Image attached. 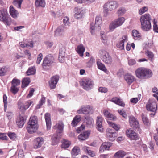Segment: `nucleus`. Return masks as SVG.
<instances>
[{
	"mask_svg": "<svg viewBox=\"0 0 158 158\" xmlns=\"http://www.w3.org/2000/svg\"><path fill=\"white\" fill-rule=\"evenodd\" d=\"M103 118L102 116H98L96 118V129L99 131L102 132L104 130L103 127L102 125Z\"/></svg>",
	"mask_w": 158,
	"mask_h": 158,
	"instance_id": "14",
	"label": "nucleus"
},
{
	"mask_svg": "<svg viewBox=\"0 0 158 158\" xmlns=\"http://www.w3.org/2000/svg\"><path fill=\"white\" fill-rule=\"evenodd\" d=\"M107 139L111 141H113L116 139L117 135L114 130L110 128H108L106 131Z\"/></svg>",
	"mask_w": 158,
	"mask_h": 158,
	"instance_id": "11",
	"label": "nucleus"
},
{
	"mask_svg": "<svg viewBox=\"0 0 158 158\" xmlns=\"http://www.w3.org/2000/svg\"><path fill=\"white\" fill-rule=\"evenodd\" d=\"M45 119L46 121L47 128L48 130H49L51 126V122L50 118V115L48 113L45 114Z\"/></svg>",
	"mask_w": 158,
	"mask_h": 158,
	"instance_id": "26",
	"label": "nucleus"
},
{
	"mask_svg": "<svg viewBox=\"0 0 158 158\" xmlns=\"http://www.w3.org/2000/svg\"><path fill=\"white\" fill-rule=\"evenodd\" d=\"M85 10L82 8H77L75 9L74 17L77 19H80L82 18L85 13Z\"/></svg>",
	"mask_w": 158,
	"mask_h": 158,
	"instance_id": "18",
	"label": "nucleus"
},
{
	"mask_svg": "<svg viewBox=\"0 0 158 158\" xmlns=\"http://www.w3.org/2000/svg\"><path fill=\"white\" fill-rule=\"evenodd\" d=\"M7 71L6 67H2L0 69V76H4Z\"/></svg>",
	"mask_w": 158,
	"mask_h": 158,
	"instance_id": "58",
	"label": "nucleus"
},
{
	"mask_svg": "<svg viewBox=\"0 0 158 158\" xmlns=\"http://www.w3.org/2000/svg\"><path fill=\"white\" fill-rule=\"evenodd\" d=\"M76 51L80 56L83 57L85 50L84 47L82 45H78L76 49Z\"/></svg>",
	"mask_w": 158,
	"mask_h": 158,
	"instance_id": "31",
	"label": "nucleus"
},
{
	"mask_svg": "<svg viewBox=\"0 0 158 158\" xmlns=\"http://www.w3.org/2000/svg\"><path fill=\"white\" fill-rule=\"evenodd\" d=\"M6 115L8 119H10L12 118L13 114L11 112H8L6 113Z\"/></svg>",
	"mask_w": 158,
	"mask_h": 158,
	"instance_id": "63",
	"label": "nucleus"
},
{
	"mask_svg": "<svg viewBox=\"0 0 158 158\" xmlns=\"http://www.w3.org/2000/svg\"><path fill=\"white\" fill-rule=\"evenodd\" d=\"M125 19L123 17H119L112 21L109 26V30L112 31L117 27L121 26L124 22Z\"/></svg>",
	"mask_w": 158,
	"mask_h": 158,
	"instance_id": "5",
	"label": "nucleus"
},
{
	"mask_svg": "<svg viewBox=\"0 0 158 158\" xmlns=\"http://www.w3.org/2000/svg\"><path fill=\"white\" fill-rule=\"evenodd\" d=\"M9 13L11 16L14 19H17L19 15L18 11L12 6H10L9 7Z\"/></svg>",
	"mask_w": 158,
	"mask_h": 158,
	"instance_id": "22",
	"label": "nucleus"
},
{
	"mask_svg": "<svg viewBox=\"0 0 158 158\" xmlns=\"http://www.w3.org/2000/svg\"><path fill=\"white\" fill-rule=\"evenodd\" d=\"M43 59V55L41 53H40L38 56L36 60V63L39 64Z\"/></svg>",
	"mask_w": 158,
	"mask_h": 158,
	"instance_id": "59",
	"label": "nucleus"
},
{
	"mask_svg": "<svg viewBox=\"0 0 158 158\" xmlns=\"http://www.w3.org/2000/svg\"><path fill=\"white\" fill-rule=\"evenodd\" d=\"M136 77L139 79H145L151 77L153 74L152 71L148 69L140 67L135 71Z\"/></svg>",
	"mask_w": 158,
	"mask_h": 158,
	"instance_id": "1",
	"label": "nucleus"
},
{
	"mask_svg": "<svg viewBox=\"0 0 158 158\" xmlns=\"http://www.w3.org/2000/svg\"><path fill=\"white\" fill-rule=\"evenodd\" d=\"M20 81L17 79L14 78L11 82V85L18 87V86L20 84Z\"/></svg>",
	"mask_w": 158,
	"mask_h": 158,
	"instance_id": "46",
	"label": "nucleus"
},
{
	"mask_svg": "<svg viewBox=\"0 0 158 158\" xmlns=\"http://www.w3.org/2000/svg\"><path fill=\"white\" fill-rule=\"evenodd\" d=\"M129 123L131 127L138 129V130H139V124L135 117L133 116L129 117Z\"/></svg>",
	"mask_w": 158,
	"mask_h": 158,
	"instance_id": "15",
	"label": "nucleus"
},
{
	"mask_svg": "<svg viewBox=\"0 0 158 158\" xmlns=\"http://www.w3.org/2000/svg\"><path fill=\"white\" fill-rule=\"evenodd\" d=\"M82 149L83 151H84L86 153H87L90 150L89 149V147H87V146H83L82 148Z\"/></svg>",
	"mask_w": 158,
	"mask_h": 158,
	"instance_id": "64",
	"label": "nucleus"
},
{
	"mask_svg": "<svg viewBox=\"0 0 158 158\" xmlns=\"http://www.w3.org/2000/svg\"><path fill=\"white\" fill-rule=\"evenodd\" d=\"M118 6L117 1L114 0L108 1L103 6L104 15L106 17L108 15L109 11H112L116 9Z\"/></svg>",
	"mask_w": 158,
	"mask_h": 158,
	"instance_id": "4",
	"label": "nucleus"
},
{
	"mask_svg": "<svg viewBox=\"0 0 158 158\" xmlns=\"http://www.w3.org/2000/svg\"><path fill=\"white\" fill-rule=\"evenodd\" d=\"M126 10L123 7H121L119 8L117 12V14L118 16H122L126 12Z\"/></svg>",
	"mask_w": 158,
	"mask_h": 158,
	"instance_id": "45",
	"label": "nucleus"
},
{
	"mask_svg": "<svg viewBox=\"0 0 158 158\" xmlns=\"http://www.w3.org/2000/svg\"><path fill=\"white\" fill-rule=\"evenodd\" d=\"M64 126L63 123L61 122H60L53 127V128L55 129H57L59 133V134L61 135V133L63 131Z\"/></svg>",
	"mask_w": 158,
	"mask_h": 158,
	"instance_id": "28",
	"label": "nucleus"
},
{
	"mask_svg": "<svg viewBox=\"0 0 158 158\" xmlns=\"http://www.w3.org/2000/svg\"><path fill=\"white\" fill-rule=\"evenodd\" d=\"M107 122L109 126L112 127L116 131H118L120 127L118 125L109 121H107Z\"/></svg>",
	"mask_w": 158,
	"mask_h": 158,
	"instance_id": "44",
	"label": "nucleus"
},
{
	"mask_svg": "<svg viewBox=\"0 0 158 158\" xmlns=\"http://www.w3.org/2000/svg\"><path fill=\"white\" fill-rule=\"evenodd\" d=\"M45 97H42L39 103L36 106V108L38 109L40 108V107L45 102Z\"/></svg>",
	"mask_w": 158,
	"mask_h": 158,
	"instance_id": "53",
	"label": "nucleus"
},
{
	"mask_svg": "<svg viewBox=\"0 0 158 158\" xmlns=\"http://www.w3.org/2000/svg\"><path fill=\"white\" fill-rule=\"evenodd\" d=\"M71 143L70 141L64 140L63 142L61 147L62 148H66L69 147Z\"/></svg>",
	"mask_w": 158,
	"mask_h": 158,
	"instance_id": "48",
	"label": "nucleus"
},
{
	"mask_svg": "<svg viewBox=\"0 0 158 158\" xmlns=\"http://www.w3.org/2000/svg\"><path fill=\"white\" fill-rule=\"evenodd\" d=\"M19 44L20 46L23 48L26 47H30L31 48H32L33 47L32 41H30V43L29 44H25L23 42H19Z\"/></svg>",
	"mask_w": 158,
	"mask_h": 158,
	"instance_id": "47",
	"label": "nucleus"
},
{
	"mask_svg": "<svg viewBox=\"0 0 158 158\" xmlns=\"http://www.w3.org/2000/svg\"><path fill=\"white\" fill-rule=\"evenodd\" d=\"M126 155V153L122 150L117 152L114 155L113 157L116 158H123Z\"/></svg>",
	"mask_w": 158,
	"mask_h": 158,
	"instance_id": "35",
	"label": "nucleus"
},
{
	"mask_svg": "<svg viewBox=\"0 0 158 158\" xmlns=\"http://www.w3.org/2000/svg\"><path fill=\"white\" fill-rule=\"evenodd\" d=\"M142 121L144 124L147 126L149 125L150 123L147 118V115L145 114H142Z\"/></svg>",
	"mask_w": 158,
	"mask_h": 158,
	"instance_id": "41",
	"label": "nucleus"
},
{
	"mask_svg": "<svg viewBox=\"0 0 158 158\" xmlns=\"http://www.w3.org/2000/svg\"><path fill=\"white\" fill-rule=\"evenodd\" d=\"M93 112V108L90 105H83L77 110L78 114H88Z\"/></svg>",
	"mask_w": 158,
	"mask_h": 158,
	"instance_id": "10",
	"label": "nucleus"
},
{
	"mask_svg": "<svg viewBox=\"0 0 158 158\" xmlns=\"http://www.w3.org/2000/svg\"><path fill=\"white\" fill-rule=\"evenodd\" d=\"M61 135L57 134L53 135L52 138V144L55 145L57 144L58 142L59 139L61 136Z\"/></svg>",
	"mask_w": 158,
	"mask_h": 158,
	"instance_id": "34",
	"label": "nucleus"
},
{
	"mask_svg": "<svg viewBox=\"0 0 158 158\" xmlns=\"http://www.w3.org/2000/svg\"><path fill=\"white\" fill-rule=\"evenodd\" d=\"M99 92L102 93H106L107 91V89L105 87H100L98 89Z\"/></svg>",
	"mask_w": 158,
	"mask_h": 158,
	"instance_id": "62",
	"label": "nucleus"
},
{
	"mask_svg": "<svg viewBox=\"0 0 158 158\" xmlns=\"http://www.w3.org/2000/svg\"><path fill=\"white\" fill-rule=\"evenodd\" d=\"M135 60L133 59H128V64L130 66H132L136 64Z\"/></svg>",
	"mask_w": 158,
	"mask_h": 158,
	"instance_id": "60",
	"label": "nucleus"
},
{
	"mask_svg": "<svg viewBox=\"0 0 158 158\" xmlns=\"http://www.w3.org/2000/svg\"><path fill=\"white\" fill-rule=\"evenodd\" d=\"M145 54L149 59H151V60L152 61L154 56L153 53L149 50H147L145 51Z\"/></svg>",
	"mask_w": 158,
	"mask_h": 158,
	"instance_id": "51",
	"label": "nucleus"
},
{
	"mask_svg": "<svg viewBox=\"0 0 158 158\" xmlns=\"http://www.w3.org/2000/svg\"><path fill=\"white\" fill-rule=\"evenodd\" d=\"M127 36L124 35L119 40L120 42L117 45L118 48H119L120 49H124V43L127 42Z\"/></svg>",
	"mask_w": 158,
	"mask_h": 158,
	"instance_id": "19",
	"label": "nucleus"
},
{
	"mask_svg": "<svg viewBox=\"0 0 158 158\" xmlns=\"http://www.w3.org/2000/svg\"><path fill=\"white\" fill-rule=\"evenodd\" d=\"M64 27H60L58 28L55 31V34L56 36H61L63 35Z\"/></svg>",
	"mask_w": 158,
	"mask_h": 158,
	"instance_id": "40",
	"label": "nucleus"
},
{
	"mask_svg": "<svg viewBox=\"0 0 158 158\" xmlns=\"http://www.w3.org/2000/svg\"><path fill=\"white\" fill-rule=\"evenodd\" d=\"M30 79L29 78H25L22 81V88H23L28 85L30 83Z\"/></svg>",
	"mask_w": 158,
	"mask_h": 158,
	"instance_id": "39",
	"label": "nucleus"
},
{
	"mask_svg": "<svg viewBox=\"0 0 158 158\" xmlns=\"http://www.w3.org/2000/svg\"><path fill=\"white\" fill-rule=\"evenodd\" d=\"M23 1V0H13V4L18 8H20Z\"/></svg>",
	"mask_w": 158,
	"mask_h": 158,
	"instance_id": "43",
	"label": "nucleus"
},
{
	"mask_svg": "<svg viewBox=\"0 0 158 158\" xmlns=\"http://www.w3.org/2000/svg\"><path fill=\"white\" fill-rule=\"evenodd\" d=\"M151 17L148 14H145L141 16L140 20L142 28L143 31H148L151 28Z\"/></svg>",
	"mask_w": 158,
	"mask_h": 158,
	"instance_id": "3",
	"label": "nucleus"
},
{
	"mask_svg": "<svg viewBox=\"0 0 158 158\" xmlns=\"http://www.w3.org/2000/svg\"><path fill=\"white\" fill-rule=\"evenodd\" d=\"M26 120V119L24 117L20 115L16 121V123L18 126L20 128L22 127L24 125Z\"/></svg>",
	"mask_w": 158,
	"mask_h": 158,
	"instance_id": "27",
	"label": "nucleus"
},
{
	"mask_svg": "<svg viewBox=\"0 0 158 158\" xmlns=\"http://www.w3.org/2000/svg\"><path fill=\"white\" fill-rule=\"evenodd\" d=\"M36 69L35 66H33L29 68L27 72V74L28 75H30L35 74Z\"/></svg>",
	"mask_w": 158,
	"mask_h": 158,
	"instance_id": "42",
	"label": "nucleus"
},
{
	"mask_svg": "<svg viewBox=\"0 0 158 158\" xmlns=\"http://www.w3.org/2000/svg\"><path fill=\"white\" fill-rule=\"evenodd\" d=\"M69 18L67 17H64L63 20V22L65 26H69L70 25V23L69 21Z\"/></svg>",
	"mask_w": 158,
	"mask_h": 158,
	"instance_id": "56",
	"label": "nucleus"
},
{
	"mask_svg": "<svg viewBox=\"0 0 158 158\" xmlns=\"http://www.w3.org/2000/svg\"><path fill=\"white\" fill-rule=\"evenodd\" d=\"M112 145V143L109 142H105L103 143L100 148V152H102L105 150H109Z\"/></svg>",
	"mask_w": 158,
	"mask_h": 158,
	"instance_id": "21",
	"label": "nucleus"
},
{
	"mask_svg": "<svg viewBox=\"0 0 158 158\" xmlns=\"http://www.w3.org/2000/svg\"><path fill=\"white\" fill-rule=\"evenodd\" d=\"M90 134V131H87L83 133L80 134L78 136V139L81 141H84L89 137Z\"/></svg>",
	"mask_w": 158,
	"mask_h": 158,
	"instance_id": "29",
	"label": "nucleus"
},
{
	"mask_svg": "<svg viewBox=\"0 0 158 158\" xmlns=\"http://www.w3.org/2000/svg\"><path fill=\"white\" fill-rule=\"evenodd\" d=\"M81 120V118L80 115H76L72 121L71 123L72 126L73 127L75 126Z\"/></svg>",
	"mask_w": 158,
	"mask_h": 158,
	"instance_id": "32",
	"label": "nucleus"
},
{
	"mask_svg": "<svg viewBox=\"0 0 158 158\" xmlns=\"http://www.w3.org/2000/svg\"><path fill=\"white\" fill-rule=\"evenodd\" d=\"M7 134L10 139L12 140H15L17 138V136L15 133L12 132H8Z\"/></svg>",
	"mask_w": 158,
	"mask_h": 158,
	"instance_id": "49",
	"label": "nucleus"
},
{
	"mask_svg": "<svg viewBox=\"0 0 158 158\" xmlns=\"http://www.w3.org/2000/svg\"><path fill=\"white\" fill-rule=\"evenodd\" d=\"M81 85L85 90H88L92 89L93 87L94 83L93 81L89 78L84 79L80 82Z\"/></svg>",
	"mask_w": 158,
	"mask_h": 158,
	"instance_id": "9",
	"label": "nucleus"
},
{
	"mask_svg": "<svg viewBox=\"0 0 158 158\" xmlns=\"http://www.w3.org/2000/svg\"><path fill=\"white\" fill-rule=\"evenodd\" d=\"M3 102L4 103V110L6 111L7 107V97L6 95L4 94L3 96Z\"/></svg>",
	"mask_w": 158,
	"mask_h": 158,
	"instance_id": "54",
	"label": "nucleus"
},
{
	"mask_svg": "<svg viewBox=\"0 0 158 158\" xmlns=\"http://www.w3.org/2000/svg\"><path fill=\"white\" fill-rule=\"evenodd\" d=\"M147 7L144 6L140 8L139 11V13L140 15H142L148 10Z\"/></svg>",
	"mask_w": 158,
	"mask_h": 158,
	"instance_id": "57",
	"label": "nucleus"
},
{
	"mask_svg": "<svg viewBox=\"0 0 158 158\" xmlns=\"http://www.w3.org/2000/svg\"><path fill=\"white\" fill-rule=\"evenodd\" d=\"M35 5L37 7H45L46 3L45 0H35Z\"/></svg>",
	"mask_w": 158,
	"mask_h": 158,
	"instance_id": "36",
	"label": "nucleus"
},
{
	"mask_svg": "<svg viewBox=\"0 0 158 158\" xmlns=\"http://www.w3.org/2000/svg\"><path fill=\"white\" fill-rule=\"evenodd\" d=\"M126 134L127 136L131 140H136L138 139V136L137 134L131 129L127 131Z\"/></svg>",
	"mask_w": 158,
	"mask_h": 158,
	"instance_id": "16",
	"label": "nucleus"
},
{
	"mask_svg": "<svg viewBox=\"0 0 158 158\" xmlns=\"http://www.w3.org/2000/svg\"><path fill=\"white\" fill-rule=\"evenodd\" d=\"M132 36L134 40H139L141 37L140 33L136 30H133L132 31Z\"/></svg>",
	"mask_w": 158,
	"mask_h": 158,
	"instance_id": "37",
	"label": "nucleus"
},
{
	"mask_svg": "<svg viewBox=\"0 0 158 158\" xmlns=\"http://www.w3.org/2000/svg\"><path fill=\"white\" fill-rule=\"evenodd\" d=\"M97 65L98 68L100 70H102L104 72H106L107 71V69L105 67L104 64L101 63L100 60H97Z\"/></svg>",
	"mask_w": 158,
	"mask_h": 158,
	"instance_id": "38",
	"label": "nucleus"
},
{
	"mask_svg": "<svg viewBox=\"0 0 158 158\" xmlns=\"http://www.w3.org/2000/svg\"><path fill=\"white\" fill-rule=\"evenodd\" d=\"M19 90V88L18 87L11 85L10 87V91L14 94H16Z\"/></svg>",
	"mask_w": 158,
	"mask_h": 158,
	"instance_id": "52",
	"label": "nucleus"
},
{
	"mask_svg": "<svg viewBox=\"0 0 158 158\" xmlns=\"http://www.w3.org/2000/svg\"><path fill=\"white\" fill-rule=\"evenodd\" d=\"M43 142V139L41 137L37 138L34 141V147L37 149L40 147Z\"/></svg>",
	"mask_w": 158,
	"mask_h": 158,
	"instance_id": "25",
	"label": "nucleus"
},
{
	"mask_svg": "<svg viewBox=\"0 0 158 158\" xmlns=\"http://www.w3.org/2000/svg\"><path fill=\"white\" fill-rule=\"evenodd\" d=\"M104 116L106 117L109 120H115L117 119L116 117L110 113L108 110L104 109L103 111Z\"/></svg>",
	"mask_w": 158,
	"mask_h": 158,
	"instance_id": "20",
	"label": "nucleus"
},
{
	"mask_svg": "<svg viewBox=\"0 0 158 158\" xmlns=\"http://www.w3.org/2000/svg\"><path fill=\"white\" fill-rule=\"evenodd\" d=\"M85 122L87 127L92 128L93 127L94 122L93 119L90 117L85 116Z\"/></svg>",
	"mask_w": 158,
	"mask_h": 158,
	"instance_id": "24",
	"label": "nucleus"
},
{
	"mask_svg": "<svg viewBox=\"0 0 158 158\" xmlns=\"http://www.w3.org/2000/svg\"><path fill=\"white\" fill-rule=\"evenodd\" d=\"M59 79V76L57 75L53 76L51 77L49 82V85L51 89H53L56 88Z\"/></svg>",
	"mask_w": 158,
	"mask_h": 158,
	"instance_id": "17",
	"label": "nucleus"
},
{
	"mask_svg": "<svg viewBox=\"0 0 158 158\" xmlns=\"http://www.w3.org/2000/svg\"><path fill=\"white\" fill-rule=\"evenodd\" d=\"M124 79L127 83L130 84L134 81V77L131 75L127 74L125 76Z\"/></svg>",
	"mask_w": 158,
	"mask_h": 158,
	"instance_id": "33",
	"label": "nucleus"
},
{
	"mask_svg": "<svg viewBox=\"0 0 158 158\" xmlns=\"http://www.w3.org/2000/svg\"><path fill=\"white\" fill-rule=\"evenodd\" d=\"M112 102L122 107H124L125 103L120 98L114 97L112 98L110 100Z\"/></svg>",
	"mask_w": 158,
	"mask_h": 158,
	"instance_id": "23",
	"label": "nucleus"
},
{
	"mask_svg": "<svg viewBox=\"0 0 158 158\" xmlns=\"http://www.w3.org/2000/svg\"><path fill=\"white\" fill-rule=\"evenodd\" d=\"M99 54L101 58L106 64H110L112 63L113 61L112 59L106 51L104 50H101L99 52Z\"/></svg>",
	"mask_w": 158,
	"mask_h": 158,
	"instance_id": "8",
	"label": "nucleus"
},
{
	"mask_svg": "<svg viewBox=\"0 0 158 158\" xmlns=\"http://www.w3.org/2000/svg\"><path fill=\"white\" fill-rule=\"evenodd\" d=\"M101 23V18L99 16H97L95 18V23H92L91 24V33L92 34H93L95 31L100 30Z\"/></svg>",
	"mask_w": 158,
	"mask_h": 158,
	"instance_id": "6",
	"label": "nucleus"
},
{
	"mask_svg": "<svg viewBox=\"0 0 158 158\" xmlns=\"http://www.w3.org/2000/svg\"><path fill=\"white\" fill-rule=\"evenodd\" d=\"M95 62V59L93 57H91L89 61L87 63V66L89 68L91 67Z\"/></svg>",
	"mask_w": 158,
	"mask_h": 158,
	"instance_id": "50",
	"label": "nucleus"
},
{
	"mask_svg": "<svg viewBox=\"0 0 158 158\" xmlns=\"http://www.w3.org/2000/svg\"><path fill=\"white\" fill-rule=\"evenodd\" d=\"M38 118L36 116H31L27 127V131L30 134L35 132L38 129Z\"/></svg>",
	"mask_w": 158,
	"mask_h": 158,
	"instance_id": "2",
	"label": "nucleus"
},
{
	"mask_svg": "<svg viewBox=\"0 0 158 158\" xmlns=\"http://www.w3.org/2000/svg\"><path fill=\"white\" fill-rule=\"evenodd\" d=\"M146 107L148 111L156 112L157 109L156 103V102L149 99L146 104Z\"/></svg>",
	"mask_w": 158,
	"mask_h": 158,
	"instance_id": "12",
	"label": "nucleus"
},
{
	"mask_svg": "<svg viewBox=\"0 0 158 158\" xmlns=\"http://www.w3.org/2000/svg\"><path fill=\"white\" fill-rule=\"evenodd\" d=\"M118 112L119 114L121 115L123 117L126 118V112L123 110H118Z\"/></svg>",
	"mask_w": 158,
	"mask_h": 158,
	"instance_id": "61",
	"label": "nucleus"
},
{
	"mask_svg": "<svg viewBox=\"0 0 158 158\" xmlns=\"http://www.w3.org/2000/svg\"><path fill=\"white\" fill-rule=\"evenodd\" d=\"M80 152V149L79 147L77 146H75L72 149L71 154L72 157L78 155Z\"/></svg>",
	"mask_w": 158,
	"mask_h": 158,
	"instance_id": "30",
	"label": "nucleus"
},
{
	"mask_svg": "<svg viewBox=\"0 0 158 158\" xmlns=\"http://www.w3.org/2000/svg\"><path fill=\"white\" fill-rule=\"evenodd\" d=\"M64 52H61L60 51L59 56V60L60 62L62 63L64 60Z\"/></svg>",
	"mask_w": 158,
	"mask_h": 158,
	"instance_id": "55",
	"label": "nucleus"
},
{
	"mask_svg": "<svg viewBox=\"0 0 158 158\" xmlns=\"http://www.w3.org/2000/svg\"><path fill=\"white\" fill-rule=\"evenodd\" d=\"M54 61V59L52 55H48L44 59L42 64L43 68L45 69H48L51 66Z\"/></svg>",
	"mask_w": 158,
	"mask_h": 158,
	"instance_id": "7",
	"label": "nucleus"
},
{
	"mask_svg": "<svg viewBox=\"0 0 158 158\" xmlns=\"http://www.w3.org/2000/svg\"><path fill=\"white\" fill-rule=\"evenodd\" d=\"M33 103V102L31 100H29L26 102L24 104L19 102L18 103V108L20 111L23 113L25 110L28 108Z\"/></svg>",
	"mask_w": 158,
	"mask_h": 158,
	"instance_id": "13",
	"label": "nucleus"
}]
</instances>
